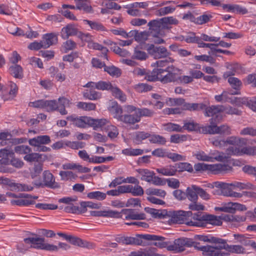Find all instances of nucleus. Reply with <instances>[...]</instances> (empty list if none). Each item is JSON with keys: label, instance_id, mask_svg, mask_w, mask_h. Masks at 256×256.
Wrapping results in <instances>:
<instances>
[{"label": "nucleus", "instance_id": "obj_1", "mask_svg": "<svg viewBox=\"0 0 256 256\" xmlns=\"http://www.w3.org/2000/svg\"><path fill=\"white\" fill-rule=\"evenodd\" d=\"M177 68L173 66H167L165 69L154 68L151 75L148 76L149 81L159 80L163 84L178 82Z\"/></svg>", "mask_w": 256, "mask_h": 256}, {"label": "nucleus", "instance_id": "obj_2", "mask_svg": "<svg viewBox=\"0 0 256 256\" xmlns=\"http://www.w3.org/2000/svg\"><path fill=\"white\" fill-rule=\"evenodd\" d=\"M24 241L26 244H30L31 248L50 251L58 250V248L64 250H68L70 248L68 244L64 242H59L58 247L56 246L45 243L44 238L38 237H29L24 238Z\"/></svg>", "mask_w": 256, "mask_h": 256}, {"label": "nucleus", "instance_id": "obj_3", "mask_svg": "<svg viewBox=\"0 0 256 256\" xmlns=\"http://www.w3.org/2000/svg\"><path fill=\"white\" fill-rule=\"evenodd\" d=\"M194 170L197 171H208L212 174H225L232 170V167L228 164H206L198 163L194 166Z\"/></svg>", "mask_w": 256, "mask_h": 256}, {"label": "nucleus", "instance_id": "obj_4", "mask_svg": "<svg viewBox=\"0 0 256 256\" xmlns=\"http://www.w3.org/2000/svg\"><path fill=\"white\" fill-rule=\"evenodd\" d=\"M70 101L64 98L60 97L58 99V102L56 100H46V106L44 110L48 112L58 111L62 115L68 114V111L66 108L70 107L71 104Z\"/></svg>", "mask_w": 256, "mask_h": 256}, {"label": "nucleus", "instance_id": "obj_5", "mask_svg": "<svg viewBox=\"0 0 256 256\" xmlns=\"http://www.w3.org/2000/svg\"><path fill=\"white\" fill-rule=\"evenodd\" d=\"M166 104L169 106H183V109L189 111H198L205 106L203 104L186 102L182 98H169L166 100Z\"/></svg>", "mask_w": 256, "mask_h": 256}, {"label": "nucleus", "instance_id": "obj_6", "mask_svg": "<svg viewBox=\"0 0 256 256\" xmlns=\"http://www.w3.org/2000/svg\"><path fill=\"white\" fill-rule=\"evenodd\" d=\"M198 244V242H193L190 238H180L175 240L173 244H170V246L168 247V250L180 252L184 251L186 247L194 246L196 248Z\"/></svg>", "mask_w": 256, "mask_h": 256}, {"label": "nucleus", "instance_id": "obj_7", "mask_svg": "<svg viewBox=\"0 0 256 256\" xmlns=\"http://www.w3.org/2000/svg\"><path fill=\"white\" fill-rule=\"evenodd\" d=\"M220 122H214L210 125L201 127L202 132L205 134H231L230 128L226 124H223L220 126L217 124Z\"/></svg>", "mask_w": 256, "mask_h": 256}, {"label": "nucleus", "instance_id": "obj_8", "mask_svg": "<svg viewBox=\"0 0 256 256\" xmlns=\"http://www.w3.org/2000/svg\"><path fill=\"white\" fill-rule=\"evenodd\" d=\"M231 69L232 70L227 71L224 74L223 78L228 79V83L234 90H230V94L232 95L239 94H240L239 90L242 85V82L238 78L232 76L236 72L235 66H232Z\"/></svg>", "mask_w": 256, "mask_h": 256}, {"label": "nucleus", "instance_id": "obj_9", "mask_svg": "<svg viewBox=\"0 0 256 256\" xmlns=\"http://www.w3.org/2000/svg\"><path fill=\"white\" fill-rule=\"evenodd\" d=\"M204 109L205 108L204 114L206 116H211L212 118L210 120L209 122L210 124L214 122H220L222 120V106H212L206 108V105Z\"/></svg>", "mask_w": 256, "mask_h": 256}, {"label": "nucleus", "instance_id": "obj_10", "mask_svg": "<svg viewBox=\"0 0 256 256\" xmlns=\"http://www.w3.org/2000/svg\"><path fill=\"white\" fill-rule=\"evenodd\" d=\"M228 154L240 156L256 155V146H230L226 149Z\"/></svg>", "mask_w": 256, "mask_h": 256}, {"label": "nucleus", "instance_id": "obj_11", "mask_svg": "<svg viewBox=\"0 0 256 256\" xmlns=\"http://www.w3.org/2000/svg\"><path fill=\"white\" fill-rule=\"evenodd\" d=\"M38 187H47L54 188L57 187L55 178L53 174L48 170H45L42 174V182H36L34 183Z\"/></svg>", "mask_w": 256, "mask_h": 256}, {"label": "nucleus", "instance_id": "obj_12", "mask_svg": "<svg viewBox=\"0 0 256 256\" xmlns=\"http://www.w3.org/2000/svg\"><path fill=\"white\" fill-rule=\"evenodd\" d=\"M148 50L155 59L166 58L170 55V52L163 46H156L154 44H150Z\"/></svg>", "mask_w": 256, "mask_h": 256}, {"label": "nucleus", "instance_id": "obj_13", "mask_svg": "<svg viewBox=\"0 0 256 256\" xmlns=\"http://www.w3.org/2000/svg\"><path fill=\"white\" fill-rule=\"evenodd\" d=\"M214 186L221 189V194L226 196L241 198L242 194L240 193L235 192L230 188V184L220 182H216L214 183Z\"/></svg>", "mask_w": 256, "mask_h": 256}, {"label": "nucleus", "instance_id": "obj_14", "mask_svg": "<svg viewBox=\"0 0 256 256\" xmlns=\"http://www.w3.org/2000/svg\"><path fill=\"white\" fill-rule=\"evenodd\" d=\"M142 237L146 240L155 241L153 244L160 248H166L168 249V247L170 246V242H164L166 238L162 236L146 234L142 235Z\"/></svg>", "mask_w": 256, "mask_h": 256}, {"label": "nucleus", "instance_id": "obj_15", "mask_svg": "<svg viewBox=\"0 0 256 256\" xmlns=\"http://www.w3.org/2000/svg\"><path fill=\"white\" fill-rule=\"evenodd\" d=\"M90 117L86 116H77L75 115H71L66 117V120L72 122L74 126L80 128H85L88 126H90Z\"/></svg>", "mask_w": 256, "mask_h": 256}, {"label": "nucleus", "instance_id": "obj_16", "mask_svg": "<svg viewBox=\"0 0 256 256\" xmlns=\"http://www.w3.org/2000/svg\"><path fill=\"white\" fill-rule=\"evenodd\" d=\"M121 218L124 220H144L146 215L144 213H138L132 209H123L119 212Z\"/></svg>", "mask_w": 256, "mask_h": 256}, {"label": "nucleus", "instance_id": "obj_17", "mask_svg": "<svg viewBox=\"0 0 256 256\" xmlns=\"http://www.w3.org/2000/svg\"><path fill=\"white\" fill-rule=\"evenodd\" d=\"M196 248L203 252L206 256H227L229 255V253L222 252L216 248L210 246H197Z\"/></svg>", "mask_w": 256, "mask_h": 256}, {"label": "nucleus", "instance_id": "obj_18", "mask_svg": "<svg viewBox=\"0 0 256 256\" xmlns=\"http://www.w3.org/2000/svg\"><path fill=\"white\" fill-rule=\"evenodd\" d=\"M78 30L74 24H68L62 28L61 36L64 40L68 38L70 36H76L78 34Z\"/></svg>", "mask_w": 256, "mask_h": 256}, {"label": "nucleus", "instance_id": "obj_19", "mask_svg": "<svg viewBox=\"0 0 256 256\" xmlns=\"http://www.w3.org/2000/svg\"><path fill=\"white\" fill-rule=\"evenodd\" d=\"M50 142V138L48 136L42 135L30 138L28 140V144L34 147L40 145L48 144H49Z\"/></svg>", "mask_w": 256, "mask_h": 256}, {"label": "nucleus", "instance_id": "obj_20", "mask_svg": "<svg viewBox=\"0 0 256 256\" xmlns=\"http://www.w3.org/2000/svg\"><path fill=\"white\" fill-rule=\"evenodd\" d=\"M192 214L191 212L180 210L174 212L171 216V220L174 223L182 224L184 222L186 218Z\"/></svg>", "mask_w": 256, "mask_h": 256}, {"label": "nucleus", "instance_id": "obj_21", "mask_svg": "<svg viewBox=\"0 0 256 256\" xmlns=\"http://www.w3.org/2000/svg\"><path fill=\"white\" fill-rule=\"evenodd\" d=\"M90 214L94 216H104L114 218H119V217L121 216L119 212L112 210H92L90 212Z\"/></svg>", "mask_w": 256, "mask_h": 256}, {"label": "nucleus", "instance_id": "obj_22", "mask_svg": "<svg viewBox=\"0 0 256 256\" xmlns=\"http://www.w3.org/2000/svg\"><path fill=\"white\" fill-rule=\"evenodd\" d=\"M120 118V122L130 126L140 122L139 116H138L136 113L135 114H124Z\"/></svg>", "mask_w": 256, "mask_h": 256}, {"label": "nucleus", "instance_id": "obj_23", "mask_svg": "<svg viewBox=\"0 0 256 256\" xmlns=\"http://www.w3.org/2000/svg\"><path fill=\"white\" fill-rule=\"evenodd\" d=\"M136 172L138 173L136 176L137 178L147 182H151L154 175V173L153 172L150 171L148 169H136Z\"/></svg>", "mask_w": 256, "mask_h": 256}, {"label": "nucleus", "instance_id": "obj_24", "mask_svg": "<svg viewBox=\"0 0 256 256\" xmlns=\"http://www.w3.org/2000/svg\"><path fill=\"white\" fill-rule=\"evenodd\" d=\"M225 154L223 152H219L218 150H214L210 152L209 154V156L212 158V161L210 162H214V160L218 162H223L226 160L231 155L228 154V152Z\"/></svg>", "mask_w": 256, "mask_h": 256}, {"label": "nucleus", "instance_id": "obj_25", "mask_svg": "<svg viewBox=\"0 0 256 256\" xmlns=\"http://www.w3.org/2000/svg\"><path fill=\"white\" fill-rule=\"evenodd\" d=\"M109 121L106 119H94L90 118V126L94 128V130L98 128H106L108 125L110 124Z\"/></svg>", "mask_w": 256, "mask_h": 256}, {"label": "nucleus", "instance_id": "obj_26", "mask_svg": "<svg viewBox=\"0 0 256 256\" xmlns=\"http://www.w3.org/2000/svg\"><path fill=\"white\" fill-rule=\"evenodd\" d=\"M42 42L44 48H49L58 42V36L54 33H49L44 35Z\"/></svg>", "mask_w": 256, "mask_h": 256}, {"label": "nucleus", "instance_id": "obj_27", "mask_svg": "<svg viewBox=\"0 0 256 256\" xmlns=\"http://www.w3.org/2000/svg\"><path fill=\"white\" fill-rule=\"evenodd\" d=\"M108 110L113 114L114 118L120 122V118L123 116V110L121 106L117 102H112L111 106L108 108Z\"/></svg>", "mask_w": 256, "mask_h": 256}, {"label": "nucleus", "instance_id": "obj_28", "mask_svg": "<svg viewBox=\"0 0 256 256\" xmlns=\"http://www.w3.org/2000/svg\"><path fill=\"white\" fill-rule=\"evenodd\" d=\"M68 240L72 244L80 247L90 248L92 246V244L88 242L78 238L72 236H70Z\"/></svg>", "mask_w": 256, "mask_h": 256}, {"label": "nucleus", "instance_id": "obj_29", "mask_svg": "<svg viewBox=\"0 0 256 256\" xmlns=\"http://www.w3.org/2000/svg\"><path fill=\"white\" fill-rule=\"evenodd\" d=\"M112 95L122 102H125L126 100V95L116 86L112 84L110 90Z\"/></svg>", "mask_w": 256, "mask_h": 256}, {"label": "nucleus", "instance_id": "obj_30", "mask_svg": "<svg viewBox=\"0 0 256 256\" xmlns=\"http://www.w3.org/2000/svg\"><path fill=\"white\" fill-rule=\"evenodd\" d=\"M83 22L84 24L88 25L92 30L100 32H104L106 30V28L103 24L98 22L90 20H84Z\"/></svg>", "mask_w": 256, "mask_h": 256}, {"label": "nucleus", "instance_id": "obj_31", "mask_svg": "<svg viewBox=\"0 0 256 256\" xmlns=\"http://www.w3.org/2000/svg\"><path fill=\"white\" fill-rule=\"evenodd\" d=\"M246 140L244 138L231 136L228 138L225 142L226 144L228 143L233 145L232 146L240 147L246 145Z\"/></svg>", "mask_w": 256, "mask_h": 256}, {"label": "nucleus", "instance_id": "obj_32", "mask_svg": "<svg viewBox=\"0 0 256 256\" xmlns=\"http://www.w3.org/2000/svg\"><path fill=\"white\" fill-rule=\"evenodd\" d=\"M224 248L228 252L232 254H244L246 253L245 248L241 245H229L226 244Z\"/></svg>", "mask_w": 256, "mask_h": 256}, {"label": "nucleus", "instance_id": "obj_33", "mask_svg": "<svg viewBox=\"0 0 256 256\" xmlns=\"http://www.w3.org/2000/svg\"><path fill=\"white\" fill-rule=\"evenodd\" d=\"M156 171L164 176H174L176 173V168L174 166H167L164 167L159 168L156 169Z\"/></svg>", "mask_w": 256, "mask_h": 256}, {"label": "nucleus", "instance_id": "obj_34", "mask_svg": "<svg viewBox=\"0 0 256 256\" xmlns=\"http://www.w3.org/2000/svg\"><path fill=\"white\" fill-rule=\"evenodd\" d=\"M198 186L192 185L186 189V196L189 200L192 202H196L198 199Z\"/></svg>", "mask_w": 256, "mask_h": 256}, {"label": "nucleus", "instance_id": "obj_35", "mask_svg": "<svg viewBox=\"0 0 256 256\" xmlns=\"http://www.w3.org/2000/svg\"><path fill=\"white\" fill-rule=\"evenodd\" d=\"M83 96L91 100H98L101 98V93L94 90H86L83 92Z\"/></svg>", "mask_w": 256, "mask_h": 256}, {"label": "nucleus", "instance_id": "obj_36", "mask_svg": "<svg viewBox=\"0 0 256 256\" xmlns=\"http://www.w3.org/2000/svg\"><path fill=\"white\" fill-rule=\"evenodd\" d=\"M202 218L207 223L212 225L220 226L222 224L220 216H217L214 215L206 214L204 215Z\"/></svg>", "mask_w": 256, "mask_h": 256}, {"label": "nucleus", "instance_id": "obj_37", "mask_svg": "<svg viewBox=\"0 0 256 256\" xmlns=\"http://www.w3.org/2000/svg\"><path fill=\"white\" fill-rule=\"evenodd\" d=\"M230 186L241 190H256V186L253 185L250 182H234L230 183Z\"/></svg>", "mask_w": 256, "mask_h": 256}, {"label": "nucleus", "instance_id": "obj_38", "mask_svg": "<svg viewBox=\"0 0 256 256\" xmlns=\"http://www.w3.org/2000/svg\"><path fill=\"white\" fill-rule=\"evenodd\" d=\"M87 46L90 49L100 50L102 54L104 55V58L108 59L107 53L108 52V50L106 47L103 46L101 44L93 42L92 40L88 44Z\"/></svg>", "mask_w": 256, "mask_h": 256}, {"label": "nucleus", "instance_id": "obj_39", "mask_svg": "<svg viewBox=\"0 0 256 256\" xmlns=\"http://www.w3.org/2000/svg\"><path fill=\"white\" fill-rule=\"evenodd\" d=\"M76 5V9L83 10L86 13L92 12V6L83 0H74Z\"/></svg>", "mask_w": 256, "mask_h": 256}, {"label": "nucleus", "instance_id": "obj_40", "mask_svg": "<svg viewBox=\"0 0 256 256\" xmlns=\"http://www.w3.org/2000/svg\"><path fill=\"white\" fill-rule=\"evenodd\" d=\"M200 38L196 36L194 32H189L186 35L182 36L180 38V40H184L187 43L198 44L200 40Z\"/></svg>", "mask_w": 256, "mask_h": 256}, {"label": "nucleus", "instance_id": "obj_41", "mask_svg": "<svg viewBox=\"0 0 256 256\" xmlns=\"http://www.w3.org/2000/svg\"><path fill=\"white\" fill-rule=\"evenodd\" d=\"M10 74L15 78H22V68L18 64L11 66L9 69Z\"/></svg>", "mask_w": 256, "mask_h": 256}, {"label": "nucleus", "instance_id": "obj_42", "mask_svg": "<svg viewBox=\"0 0 256 256\" xmlns=\"http://www.w3.org/2000/svg\"><path fill=\"white\" fill-rule=\"evenodd\" d=\"M104 70L107 72L110 76H112L119 77L121 75V70L114 66H104Z\"/></svg>", "mask_w": 256, "mask_h": 256}, {"label": "nucleus", "instance_id": "obj_43", "mask_svg": "<svg viewBox=\"0 0 256 256\" xmlns=\"http://www.w3.org/2000/svg\"><path fill=\"white\" fill-rule=\"evenodd\" d=\"M150 134L145 132H137L135 133L134 137V142L136 144H140L142 141L150 138Z\"/></svg>", "mask_w": 256, "mask_h": 256}, {"label": "nucleus", "instance_id": "obj_44", "mask_svg": "<svg viewBox=\"0 0 256 256\" xmlns=\"http://www.w3.org/2000/svg\"><path fill=\"white\" fill-rule=\"evenodd\" d=\"M50 71L52 74V76L54 77L57 81L62 82L66 80V76L64 74L58 72L57 68L54 66H51L50 68Z\"/></svg>", "mask_w": 256, "mask_h": 256}, {"label": "nucleus", "instance_id": "obj_45", "mask_svg": "<svg viewBox=\"0 0 256 256\" xmlns=\"http://www.w3.org/2000/svg\"><path fill=\"white\" fill-rule=\"evenodd\" d=\"M136 114L138 116H139L140 122L142 117H152L154 116V112L148 108H138Z\"/></svg>", "mask_w": 256, "mask_h": 256}, {"label": "nucleus", "instance_id": "obj_46", "mask_svg": "<svg viewBox=\"0 0 256 256\" xmlns=\"http://www.w3.org/2000/svg\"><path fill=\"white\" fill-rule=\"evenodd\" d=\"M87 196L90 199L103 200L106 198V194L100 191H94L88 193Z\"/></svg>", "mask_w": 256, "mask_h": 256}, {"label": "nucleus", "instance_id": "obj_47", "mask_svg": "<svg viewBox=\"0 0 256 256\" xmlns=\"http://www.w3.org/2000/svg\"><path fill=\"white\" fill-rule=\"evenodd\" d=\"M149 141L152 144H156L160 145H164L166 142L164 136L158 134H150Z\"/></svg>", "mask_w": 256, "mask_h": 256}, {"label": "nucleus", "instance_id": "obj_48", "mask_svg": "<svg viewBox=\"0 0 256 256\" xmlns=\"http://www.w3.org/2000/svg\"><path fill=\"white\" fill-rule=\"evenodd\" d=\"M144 153V150L140 148H125L122 150V154L128 156H137Z\"/></svg>", "mask_w": 256, "mask_h": 256}, {"label": "nucleus", "instance_id": "obj_49", "mask_svg": "<svg viewBox=\"0 0 256 256\" xmlns=\"http://www.w3.org/2000/svg\"><path fill=\"white\" fill-rule=\"evenodd\" d=\"M59 174L61 180L64 181L75 180L77 178V176L72 171H60Z\"/></svg>", "mask_w": 256, "mask_h": 256}, {"label": "nucleus", "instance_id": "obj_50", "mask_svg": "<svg viewBox=\"0 0 256 256\" xmlns=\"http://www.w3.org/2000/svg\"><path fill=\"white\" fill-rule=\"evenodd\" d=\"M146 194L148 195H156L161 198H164L166 195V192L162 190L156 188H149L146 190Z\"/></svg>", "mask_w": 256, "mask_h": 256}, {"label": "nucleus", "instance_id": "obj_51", "mask_svg": "<svg viewBox=\"0 0 256 256\" xmlns=\"http://www.w3.org/2000/svg\"><path fill=\"white\" fill-rule=\"evenodd\" d=\"M176 168V172L178 171H188L192 172L193 170L192 165L188 162H180L174 166Z\"/></svg>", "mask_w": 256, "mask_h": 256}, {"label": "nucleus", "instance_id": "obj_52", "mask_svg": "<svg viewBox=\"0 0 256 256\" xmlns=\"http://www.w3.org/2000/svg\"><path fill=\"white\" fill-rule=\"evenodd\" d=\"M164 130L168 132H182V127L176 124L170 122L164 124Z\"/></svg>", "mask_w": 256, "mask_h": 256}, {"label": "nucleus", "instance_id": "obj_53", "mask_svg": "<svg viewBox=\"0 0 256 256\" xmlns=\"http://www.w3.org/2000/svg\"><path fill=\"white\" fill-rule=\"evenodd\" d=\"M42 154L36 152H30L26 154L24 159L28 162H38L42 158Z\"/></svg>", "mask_w": 256, "mask_h": 256}, {"label": "nucleus", "instance_id": "obj_54", "mask_svg": "<svg viewBox=\"0 0 256 256\" xmlns=\"http://www.w3.org/2000/svg\"><path fill=\"white\" fill-rule=\"evenodd\" d=\"M130 193L133 196H142L144 194V191L142 188L138 184H136L134 186L130 184Z\"/></svg>", "mask_w": 256, "mask_h": 256}, {"label": "nucleus", "instance_id": "obj_55", "mask_svg": "<svg viewBox=\"0 0 256 256\" xmlns=\"http://www.w3.org/2000/svg\"><path fill=\"white\" fill-rule=\"evenodd\" d=\"M230 92V91H223L220 94L216 95L214 99L217 102H229L230 100L229 95H232Z\"/></svg>", "mask_w": 256, "mask_h": 256}, {"label": "nucleus", "instance_id": "obj_56", "mask_svg": "<svg viewBox=\"0 0 256 256\" xmlns=\"http://www.w3.org/2000/svg\"><path fill=\"white\" fill-rule=\"evenodd\" d=\"M14 154L13 150L10 148H4L0 150V158L8 160L12 158Z\"/></svg>", "mask_w": 256, "mask_h": 256}, {"label": "nucleus", "instance_id": "obj_57", "mask_svg": "<svg viewBox=\"0 0 256 256\" xmlns=\"http://www.w3.org/2000/svg\"><path fill=\"white\" fill-rule=\"evenodd\" d=\"M162 24V22L160 18L150 21L148 23V26H149L150 30L157 31L160 30Z\"/></svg>", "mask_w": 256, "mask_h": 256}, {"label": "nucleus", "instance_id": "obj_58", "mask_svg": "<svg viewBox=\"0 0 256 256\" xmlns=\"http://www.w3.org/2000/svg\"><path fill=\"white\" fill-rule=\"evenodd\" d=\"M132 58L136 60H144L147 58L148 55L144 52L140 50L139 48H136Z\"/></svg>", "mask_w": 256, "mask_h": 256}, {"label": "nucleus", "instance_id": "obj_59", "mask_svg": "<svg viewBox=\"0 0 256 256\" xmlns=\"http://www.w3.org/2000/svg\"><path fill=\"white\" fill-rule=\"evenodd\" d=\"M174 60L170 58H166L164 60H158L156 62L152 63V66H157V68H161L166 66L168 65L169 62H172Z\"/></svg>", "mask_w": 256, "mask_h": 256}, {"label": "nucleus", "instance_id": "obj_60", "mask_svg": "<svg viewBox=\"0 0 256 256\" xmlns=\"http://www.w3.org/2000/svg\"><path fill=\"white\" fill-rule=\"evenodd\" d=\"M66 145L74 150H78L80 148H82L86 146V143L82 142L79 141H74L70 142L68 141L66 142Z\"/></svg>", "mask_w": 256, "mask_h": 256}, {"label": "nucleus", "instance_id": "obj_61", "mask_svg": "<svg viewBox=\"0 0 256 256\" xmlns=\"http://www.w3.org/2000/svg\"><path fill=\"white\" fill-rule=\"evenodd\" d=\"M194 240L212 243V242H217V241L216 240V239L214 236L201 234L195 235L194 236Z\"/></svg>", "mask_w": 256, "mask_h": 256}, {"label": "nucleus", "instance_id": "obj_62", "mask_svg": "<svg viewBox=\"0 0 256 256\" xmlns=\"http://www.w3.org/2000/svg\"><path fill=\"white\" fill-rule=\"evenodd\" d=\"M14 151L16 153L18 154H27L32 152V149L28 146L20 145L16 146L14 148Z\"/></svg>", "mask_w": 256, "mask_h": 256}, {"label": "nucleus", "instance_id": "obj_63", "mask_svg": "<svg viewBox=\"0 0 256 256\" xmlns=\"http://www.w3.org/2000/svg\"><path fill=\"white\" fill-rule=\"evenodd\" d=\"M212 18L211 14H204L196 18V23L198 24H203L209 22Z\"/></svg>", "mask_w": 256, "mask_h": 256}, {"label": "nucleus", "instance_id": "obj_64", "mask_svg": "<svg viewBox=\"0 0 256 256\" xmlns=\"http://www.w3.org/2000/svg\"><path fill=\"white\" fill-rule=\"evenodd\" d=\"M42 170V163L36 164L33 170L30 172V176L32 178L38 176Z\"/></svg>", "mask_w": 256, "mask_h": 256}]
</instances>
